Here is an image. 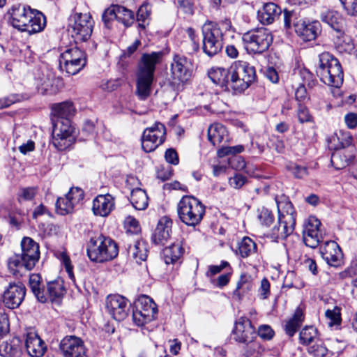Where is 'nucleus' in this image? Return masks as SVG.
<instances>
[{"label":"nucleus","instance_id":"1","mask_svg":"<svg viewBox=\"0 0 357 357\" xmlns=\"http://www.w3.org/2000/svg\"><path fill=\"white\" fill-rule=\"evenodd\" d=\"M162 57L161 51L142 54L136 73V93L141 100L150 96L156 66L162 62Z\"/></svg>","mask_w":357,"mask_h":357},{"label":"nucleus","instance_id":"2","mask_svg":"<svg viewBox=\"0 0 357 357\" xmlns=\"http://www.w3.org/2000/svg\"><path fill=\"white\" fill-rule=\"evenodd\" d=\"M10 23L21 31L35 33L43 30L46 25L45 15L38 10L32 9L29 6L14 5L9 11Z\"/></svg>","mask_w":357,"mask_h":357},{"label":"nucleus","instance_id":"3","mask_svg":"<svg viewBox=\"0 0 357 357\" xmlns=\"http://www.w3.org/2000/svg\"><path fill=\"white\" fill-rule=\"evenodd\" d=\"M21 254L9 258L8 267L13 275H22V269H33L40 258L39 245L29 237H24L21 241Z\"/></svg>","mask_w":357,"mask_h":357},{"label":"nucleus","instance_id":"4","mask_svg":"<svg viewBox=\"0 0 357 357\" xmlns=\"http://www.w3.org/2000/svg\"><path fill=\"white\" fill-rule=\"evenodd\" d=\"M317 74L326 84L338 88L343 83V71L337 59L329 52L319 55V65Z\"/></svg>","mask_w":357,"mask_h":357},{"label":"nucleus","instance_id":"5","mask_svg":"<svg viewBox=\"0 0 357 357\" xmlns=\"http://www.w3.org/2000/svg\"><path fill=\"white\" fill-rule=\"evenodd\" d=\"M177 213L180 220L188 226H196L205 214L204 205L193 196H183L177 204Z\"/></svg>","mask_w":357,"mask_h":357},{"label":"nucleus","instance_id":"6","mask_svg":"<svg viewBox=\"0 0 357 357\" xmlns=\"http://www.w3.org/2000/svg\"><path fill=\"white\" fill-rule=\"evenodd\" d=\"M116 243L104 236L91 238L87 245L89 258L95 262L102 263L113 259L118 255Z\"/></svg>","mask_w":357,"mask_h":357},{"label":"nucleus","instance_id":"7","mask_svg":"<svg viewBox=\"0 0 357 357\" xmlns=\"http://www.w3.org/2000/svg\"><path fill=\"white\" fill-rule=\"evenodd\" d=\"M255 69L249 63L237 61L230 67V87L236 93H242L255 81Z\"/></svg>","mask_w":357,"mask_h":357},{"label":"nucleus","instance_id":"8","mask_svg":"<svg viewBox=\"0 0 357 357\" xmlns=\"http://www.w3.org/2000/svg\"><path fill=\"white\" fill-rule=\"evenodd\" d=\"M242 40L248 52L261 54L266 52L273 43V36L268 29L261 27L245 33Z\"/></svg>","mask_w":357,"mask_h":357},{"label":"nucleus","instance_id":"9","mask_svg":"<svg viewBox=\"0 0 357 357\" xmlns=\"http://www.w3.org/2000/svg\"><path fill=\"white\" fill-rule=\"evenodd\" d=\"M203 51L209 56L217 54L223 46V34L219 25L207 22L202 26Z\"/></svg>","mask_w":357,"mask_h":357},{"label":"nucleus","instance_id":"10","mask_svg":"<svg viewBox=\"0 0 357 357\" xmlns=\"http://www.w3.org/2000/svg\"><path fill=\"white\" fill-rule=\"evenodd\" d=\"M94 22L89 13H75L69 20L68 31L77 41H86L93 31Z\"/></svg>","mask_w":357,"mask_h":357},{"label":"nucleus","instance_id":"11","mask_svg":"<svg viewBox=\"0 0 357 357\" xmlns=\"http://www.w3.org/2000/svg\"><path fill=\"white\" fill-rule=\"evenodd\" d=\"M52 144L59 151L70 147L75 142L74 129L68 119L53 120Z\"/></svg>","mask_w":357,"mask_h":357},{"label":"nucleus","instance_id":"12","mask_svg":"<svg viewBox=\"0 0 357 357\" xmlns=\"http://www.w3.org/2000/svg\"><path fill=\"white\" fill-rule=\"evenodd\" d=\"M157 305L146 295L141 296L135 303L132 312V320L138 326H142L156 318Z\"/></svg>","mask_w":357,"mask_h":357},{"label":"nucleus","instance_id":"13","mask_svg":"<svg viewBox=\"0 0 357 357\" xmlns=\"http://www.w3.org/2000/svg\"><path fill=\"white\" fill-rule=\"evenodd\" d=\"M166 134V127L160 122L146 128L142 137V149L146 153L153 151L165 142Z\"/></svg>","mask_w":357,"mask_h":357},{"label":"nucleus","instance_id":"14","mask_svg":"<svg viewBox=\"0 0 357 357\" xmlns=\"http://www.w3.org/2000/svg\"><path fill=\"white\" fill-rule=\"evenodd\" d=\"M84 191L78 188L73 187L63 197H59L56 202V212L61 215L71 213L75 207L84 199Z\"/></svg>","mask_w":357,"mask_h":357},{"label":"nucleus","instance_id":"15","mask_svg":"<svg viewBox=\"0 0 357 357\" xmlns=\"http://www.w3.org/2000/svg\"><path fill=\"white\" fill-rule=\"evenodd\" d=\"M25 286L22 282L10 283L2 296L3 305L9 309L17 308L24 299Z\"/></svg>","mask_w":357,"mask_h":357},{"label":"nucleus","instance_id":"16","mask_svg":"<svg viewBox=\"0 0 357 357\" xmlns=\"http://www.w3.org/2000/svg\"><path fill=\"white\" fill-rule=\"evenodd\" d=\"M320 226L321 222L314 216H310L305 222L303 237V241L307 247L315 248L323 239L322 234L319 229Z\"/></svg>","mask_w":357,"mask_h":357},{"label":"nucleus","instance_id":"17","mask_svg":"<svg viewBox=\"0 0 357 357\" xmlns=\"http://www.w3.org/2000/svg\"><path fill=\"white\" fill-rule=\"evenodd\" d=\"M106 309L112 318L121 321L128 314V300L119 294L109 295L106 299Z\"/></svg>","mask_w":357,"mask_h":357},{"label":"nucleus","instance_id":"18","mask_svg":"<svg viewBox=\"0 0 357 357\" xmlns=\"http://www.w3.org/2000/svg\"><path fill=\"white\" fill-rule=\"evenodd\" d=\"M64 357H87L83 341L75 336H67L60 343Z\"/></svg>","mask_w":357,"mask_h":357},{"label":"nucleus","instance_id":"19","mask_svg":"<svg viewBox=\"0 0 357 357\" xmlns=\"http://www.w3.org/2000/svg\"><path fill=\"white\" fill-rule=\"evenodd\" d=\"M192 63L187 57L175 54L171 64V73L174 79L183 82L191 75Z\"/></svg>","mask_w":357,"mask_h":357},{"label":"nucleus","instance_id":"20","mask_svg":"<svg viewBox=\"0 0 357 357\" xmlns=\"http://www.w3.org/2000/svg\"><path fill=\"white\" fill-rule=\"evenodd\" d=\"M233 335L236 341L248 343L253 340L255 335V330L248 319L240 317L236 321Z\"/></svg>","mask_w":357,"mask_h":357},{"label":"nucleus","instance_id":"21","mask_svg":"<svg viewBox=\"0 0 357 357\" xmlns=\"http://www.w3.org/2000/svg\"><path fill=\"white\" fill-rule=\"evenodd\" d=\"M320 253L322 258L326 263L331 266H339L342 263L343 254L338 244L333 241H329L321 247Z\"/></svg>","mask_w":357,"mask_h":357},{"label":"nucleus","instance_id":"22","mask_svg":"<svg viewBox=\"0 0 357 357\" xmlns=\"http://www.w3.org/2000/svg\"><path fill=\"white\" fill-rule=\"evenodd\" d=\"M294 26L296 33L305 41L314 40L321 32V26L317 21L306 23L305 21L299 20L294 23Z\"/></svg>","mask_w":357,"mask_h":357},{"label":"nucleus","instance_id":"23","mask_svg":"<svg viewBox=\"0 0 357 357\" xmlns=\"http://www.w3.org/2000/svg\"><path fill=\"white\" fill-rule=\"evenodd\" d=\"M172 220L167 217H162L152 236V241L155 245H165L170 238Z\"/></svg>","mask_w":357,"mask_h":357},{"label":"nucleus","instance_id":"24","mask_svg":"<svg viewBox=\"0 0 357 357\" xmlns=\"http://www.w3.org/2000/svg\"><path fill=\"white\" fill-rule=\"evenodd\" d=\"M114 206V198L111 195H100L93 199L92 211L96 215L107 217L113 211Z\"/></svg>","mask_w":357,"mask_h":357},{"label":"nucleus","instance_id":"25","mask_svg":"<svg viewBox=\"0 0 357 357\" xmlns=\"http://www.w3.org/2000/svg\"><path fill=\"white\" fill-rule=\"evenodd\" d=\"M25 346L27 353L31 357H40L45 354L46 350L45 342L40 339L38 335L33 331L26 333Z\"/></svg>","mask_w":357,"mask_h":357},{"label":"nucleus","instance_id":"26","mask_svg":"<svg viewBox=\"0 0 357 357\" xmlns=\"http://www.w3.org/2000/svg\"><path fill=\"white\" fill-rule=\"evenodd\" d=\"M275 202L278 207V218L285 220L290 219L291 222H296L295 210L288 197L284 195L276 197Z\"/></svg>","mask_w":357,"mask_h":357},{"label":"nucleus","instance_id":"27","mask_svg":"<svg viewBox=\"0 0 357 357\" xmlns=\"http://www.w3.org/2000/svg\"><path fill=\"white\" fill-rule=\"evenodd\" d=\"M253 287L252 276L248 273H243L237 281L236 289L233 291V296L238 300H241L250 294Z\"/></svg>","mask_w":357,"mask_h":357},{"label":"nucleus","instance_id":"28","mask_svg":"<svg viewBox=\"0 0 357 357\" xmlns=\"http://www.w3.org/2000/svg\"><path fill=\"white\" fill-rule=\"evenodd\" d=\"M320 18L322 22L328 24L333 29L334 33L337 31L342 33V29H344V20L337 11L324 10L321 13Z\"/></svg>","mask_w":357,"mask_h":357},{"label":"nucleus","instance_id":"29","mask_svg":"<svg viewBox=\"0 0 357 357\" xmlns=\"http://www.w3.org/2000/svg\"><path fill=\"white\" fill-rule=\"evenodd\" d=\"M296 222H291L290 219L285 220L278 218V222L275 225L271 232V237L275 241L284 239L292 234Z\"/></svg>","mask_w":357,"mask_h":357},{"label":"nucleus","instance_id":"30","mask_svg":"<svg viewBox=\"0 0 357 357\" xmlns=\"http://www.w3.org/2000/svg\"><path fill=\"white\" fill-rule=\"evenodd\" d=\"M66 292L63 281L56 280L49 282L47 289H45V295H47V301L59 303Z\"/></svg>","mask_w":357,"mask_h":357},{"label":"nucleus","instance_id":"31","mask_svg":"<svg viewBox=\"0 0 357 357\" xmlns=\"http://www.w3.org/2000/svg\"><path fill=\"white\" fill-rule=\"evenodd\" d=\"M333 41L335 49L340 53H351L354 49L351 38L345 34V29H342V33H334Z\"/></svg>","mask_w":357,"mask_h":357},{"label":"nucleus","instance_id":"32","mask_svg":"<svg viewBox=\"0 0 357 357\" xmlns=\"http://www.w3.org/2000/svg\"><path fill=\"white\" fill-rule=\"evenodd\" d=\"M208 75L211 80L216 85H219L222 88H227L228 86H230V68H212L208 71Z\"/></svg>","mask_w":357,"mask_h":357},{"label":"nucleus","instance_id":"33","mask_svg":"<svg viewBox=\"0 0 357 357\" xmlns=\"http://www.w3.org/2000/svg\"><path fill=\"white\" fill-rule=\"evenodd\" d=\"M304 319L305 316L303 310L299 307H297L292 317L287 320L284 326L285 333L289 337L294 336L298 329L301 326Z\"/></svg>","mask_w":357,"mask_h":357},{"label":"nucleus","instance_id":"34","mask_svg":"<svg viewBox=\"0 0 357 357\" xmlns=\"http://www.w3.org/2000/svg\"><path fill=\"white\" fill-rule=\"evenodd\" d=\"M281 13V9L274 3H267L259 12V17L263 24H271Z\"/></svg>","mask_w":357,"mask_h":357},{"label":"nucleus","instance_id":"35","mask_svg":"<svg viewBox=\"0 0 357 357\" xmlns=\"http://www.w3.org/2000/svg\"><path fill=\"white\" fill-rule=\"evenodd\" d=\"M52 111L56 119H70V117L74 115L75 109L71 102L66 101L54 105Z\"/></svg>","mask_w":357,"mask_h":357},{"label":"nucleus","instance_id":"36","mask_svg":"<svg viewBox=\"0 0 357 357\" xmlns=\"http://www.w3.org/2000/svg\"><path fill=\"white\" fill-rule=\"evenodd\" d=\"M226 136V128L220 123H213L208 128V139L213 146L221 143Z\"/></svg>","mask_w":357,"mask_h":357},{"label":"nucleus","instance_id":"37","mask_svg":"<svg viewBox=\"0 0 357 357\" xmlns=\"http://www.w3.org/2000/svg\"><path fill=\"white\" fill-rule=\"evenodd\" d=\"M352 141L353 138L350 132L340 131L332 137L330 147L335 150L344 149L350 146Z\"/></svg>","mask_w":357,"mask_h":357},{"label":"nucleus","instance_id":"38","mask_svg":"<svg viewBox=\"0 0 357 357\" xmlns=\"http://www.w3.org/2000/svg\"><path fill=\"white\" fill-rule=\"evenodd\" d=\"M148 196L145 190L136 188L131 192L130 202L137 210H144L148 206Z\"/></svg>","mask_w":357,"mask_h":357},{"label":"nucleus","instance_id":"39","mask_svg":"<svg viewBox=\"0 0 357 357\" xmlns=\"http://www.w3.org/2000/svg\"><path fill=\"white\" fill-rule=\"evenodd\" d=\"M29 287L40 302H47V295H45V289L41 288V277L40 275L32 274L30 275Z\"/></svg>","mask_w":357,"mask_h":357},{"label":"nucleus","instance_id":"40","mask_svg":"<svg viewBox=\"0 0 357 357\" xmlns=\"http://www.w3.org/2000/svg\"><path fill=\"white\" fill-rule=\"evenodd\" d=\"M183 252V249L178 243H174L172 245L165 248L163 250L165 262L167 264L175 263L182 256Z\"/></svg>","mask_w":357,"mask_h":357},{"label":"nucleus","instance_id":"41","mask_svg":"<svg viewBox=\"0 0 357 357\" xmlns=\"http://www.w3.org/2000/svg\"><path fill=\"white\" fill-rule=\"evenodd\" d=\"M55 80L51 75H47L40 78L38 84V91L41 94L51 95L58 91L57 86L54 85Z\"/></svg>","mask_w":357,"mask_h":357},{"label":"nucleus","instance_id":"42","mask_svg":"<svg viewBox=\"0 0 357 357\" xmlns=\"http://www.w3.org/2000/svg\"><path fill=\"white\" fill-rule=\"evenodd\" d=\"M128 252L137 263L145 261L147 258V249L143 242L137 241L134 245H130Z\"/></svg>","mask_w":357,"mask_h":357},{"label":"nucleus","instance_id":"43","mask_svg":"<svg viewBox=\"0 0 357 357\" xmlns=\"http://www.w3.org/2000/svg\"><path fill=\"white\" fill-rule=\"evenodd\" d=\"M86 61H66L60 57L59 66L61 70H65L69 75H75L86 65Z\"/></svg>","mask_w":357,"mask_h":357},{"label":"nucleus","instance_id":"44","mask_svg":"<svg viewBox=\"0 0 357 357\" xmlns=\"http://www.w3.org/2000/svg\"><path fill=\"white\" fill-rule=\"evenodd\" d=\"M17 339L2 341L0 344V355L3 357L14 356L19 352Z\"/></svg>","mask_w":357,"mask_h":357},{"label":"nucleus","instance_id":"45","mask_svg":"<svg viewBox=\"0 0 357 357\" xmlns=\"http://www.w3.org/2000/svg\"><path fill=\"white\" fill-rule=\"evenodd\" d=\"M116 20L123 24L126 26H130L134 22L133 13L126 8L116 5Z\"/></svg>","mask_w":357,"mask_h":357},{"label":"nucleus","instance_id":"46","mask_svg":"<svg viewBox=\"0 0 357 357\" xmlns=\"http://www.w3.org/2000/svg\"><path fill=\"white\" fill-rule=\"evenodd\" d=\"M317 329L313 326H306L300 332L299 340L302 344L310 345L315 342L317 338Z\"/></svg>","mask_w":357,"mask_h":357},{"label":"nucleus","instance_id":"47","mask_svg":"<svg viewBox=\"0 0 357 357\" xmlns=\"http://www.w3.org/2000/svg\"><path fill=\"white\" fill-rule=\"evenodd\" d=\"M301 75L304 78V83L300 84L295 92L296 99L298 102L305 101L307 99V91L305 84L306 82L309 83L312 77V74L306 70L301 71Z\"/></svg>","mask_w":357,"mask_h":357},{"label":"nucleus","instance_id":"48","mask_svg":"<svg viewBox=\"0 0 357 357\" xmlns=\"http://www.w3.org/2000/svg\"><path fill=\"white\" fill-rule=\"evenodd\" d=\"M256 244L249 237H244L238 245L239 254L242 257H247L255 252Z\"/></svg>","mask_w":357,"mask_h":357},{"label":"nucleus","instance_id":"49","mask_svg":"<svg viewBox=\"0 0 357 357\" xmlns=\"http://www.w3.org/2000/svg\"><path fill=\"white\" fill-rule=\"evenodd\" d=\"M307 351L313 357H325L328 352V349L324 343L318 339L308 347Z\"/></svg>","mask_w":357,"mask_h":357},{"label":"nucleus","instance_id":"50","mask_svg":"<svg viewBox=\"0 0 357 357\" xmlns=\"http://www.w3.org/2000/svg\"><path fill=\"white\" fill-rule=\"evenodd\" d=\"M61 57L62 59L66 60L67 61H70L73 59L74 61L77 60L86 61L84 52L76 47L66 50L61 54Z\"/></svg>","mask_w":357,"mask_h":357},{"label":"nucleus","instance_id":"51","mask_svg":"<svg viewBox=\"0 0 357 357\" xmlns=\"http://www.w3.org/2000/svg\"><path fill=\"white\" fill-rule=\"evenodd\" d=\"M326 317L330 320L329 325L331 326L334 325H340L341 323V313L340 308L335 306L333 309H328L325 312Z\"/></svg>","mask_w":357,"mask_h":357},{"label":"nucleus","instance_id":"52","mask_svg":"<svg viewBox=\"0 0 357 357\" xmlns=\"http://www.w3.org/2000/svg\"><path fill=\"white\" fill-rule=\"evenodd\" d=\"M257 218L261 225L268 227L273 221V215L268 208L262 207L258 209Z\"/></svg>","mask_w":357,"mask_h":357},{"label":"nucleus","instance_id":"53","mask_svg":"<svg viewBox=\"0 0 357 357\" xmlns=\"http://www.w3.org/2000/svg\"><path fill=\"white\" fill-rule=\"evenodd\" d=\"M38 189L35 187H27L20 189L18 194V201H31L36 195Z\"/></svg>","mask_w":357,"mask_h":357},{"label":"nucleus","instance_id":"54","mask_svg":"<svg viewBox=\"0 0 357 357\" xmlns=\"http://www.w3.org/2000/svg\"><path fill=\"white\" fill-rule=\"evenodd\" d=\"M116 5H112L108 8H107L102 15V20L104 22L105 26L107 28L110 27L111 22L114 20H116Z\"/></svg>","mask_w":357,"mask_h":357},{"label":"nucleus","instance_id":"55","mask_svg":"<svg viewBox=\"0 0 357 357\" xmlns=\"http://www.w3.org/2000/svg\"><path fill=\"white\" fill-rule=\"evenodd\" d=\"M244 147L242 145H236L234 146H225L222 147L218 151L219 157L222 158L229 155H235L240 153L243 151Z\"/></svg>","mask_w":357,"mask_h":357},{"label":"nucleus","instance_id":"56","mask_svg":"<svg viewBox=\"0 0 357 357\" xmlns=\"http://www.w3.org/2000/svg\"><path fill=\"white\" fill-rule=\"evenodd\" d=\"M20 100L21 96L17 94H11L0 98V109L8 107L13 104L20 101Z\"/></svg>","mask_w":357,"mask_h":357},{"label":"nucleus","instance_id":"57","mask_svg":"<svg viewBox=\"0 0 357 357\" xmlns=\"http://www.w3.org/2000/svg\"><path fill=\"white\" fill-rule=\"evenodd\" d=\"M246 182V177L240 174H236L229 180V185L235 189H240Z\"/></svg>","mask_w":357,"mask_h":357},{"label":"nucleus","instance_id":"58","mask_svg":"<svg viewBox=\"0 0 357 357\" xmlns=\"http://www.w3.org/2000/svg\"><path fill=\"white\" fill-rule=\"evenodd\" d=\"M297 116L298 121L302 123L305 122H310L312 120V116L310 114L307 108L305 106L301 105V103L298 104Z\"/></svg>","mask_w":357,"mask_h":357},{"label":"nucleus","instance_id":"59","mask_svg":"<svg viewBox=\"0 0 357 357\" xmlns=\"http://www.w3.org/2000/svg\"><path fill=\"white\" fill-rule=\"evenodd\" d=\"M124 224L128 230L132 233H137L140 231L139 222L133 217L128 216L124 220Z\"/></svg>","mask_w":357,"mask_h":357},{"label":"nucleus","instance_id":"60","mask_svg":"<svg viewBox=\"0 0 357 357\" xmlns=\"http://www.w3.org/2000/svg\"><path fill=\"white\" fill-rule=\"evenodd\" d=\"M257 333L261 338L265 340H271L274 335L273 330L270 326L268 325H263L259 326Z\"/></svg>","mask_w":357,"mask_h":357},{"label":"nucleus","instance_id":"61","mask_svg":"<svg viewBox=\"0 0 357 357\" xmlns=\"http://www.w3.org/2000/svg\"><path fill=\"white\" fill-rule=\"evenodd\" d=\"M347 13L350 15L357 14V0H340Z\"/></svg>","mask_w":357,"mask_h":357},{"label":"nucleus","instance_id":"62","mask_svg":"<svg viewBox=\"0 0 357 357\" xmlns=\"http://www.w3.org/2000/svg\"><path fill=\"white\" fill-rule=\"evenodd\" d=\"M151 12V6L149 3L142 4L138 9L137 13V20L145 21L149 17Z\"/></svg>","mask_w":357,"mask_h":357},{"label":"nucleus","instance_id":"63","mask_svg":"<svg viewBox=\"0 0 357 357\" xmlns=\"http://www.w3.org/2000/svg\"><path fill=\"white\" fill-rule=\"evenodd\" d=\"M10 330L8 316L3 312H0V335L6 334Z\"/></svg>","mask_w":357,"mask_h":357},{"label":"nucleus","instance_id":"64","mask_svg":"<svg viewBox=\"0 0 357 357\" xmlns=\"http://www.w3.org/2000/svg\"><path fill=\"white\" fill-rule=\"evenodd\" d=\"M172 176V169L170 167L161 166L157 170V178L162 181H165Z\"/></svg>","mask_w":357,"mask_h":357}]
</instances>
